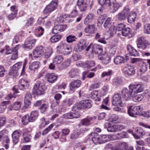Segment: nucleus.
Listing matches in <instances>:
<instances>
[{
    "label": "nucleus",
    "mask_w": 150,
    "mask_h": 150,
    "mask_svg": "<svg viewBox=\"0 0 150 150\" xmlns=\"http://www.w3.org/2000/svg\"><path fill=\"white\" fill-rule=\"evenodd\" d=\"M129 89L123 88L121 93L123 98L125 100H128L132 97L134 101L139 102L143 98L142 95L138 94L143 90V86L141 84L130 85Z\"/></svg>",
    "instance_id": "1"
},
{
    "label": "nucleus",
    "mask_w": 150,
    "mask_h": 150,
    "mask_svg": "<svg viewBox=\"0 0 150 150\" xmlns=\"http://www.w3.org/2000/svg\"><path fill=\"white\" fill-rule=\"evenodd\" d=\"M46 89L44 81L38 78L36 79V82L33 90V92L37 95H41L44 94Z\"/></svg>",
    "instance_id": "2"
},
{
    "label": "nucleus",
    "mask_w": 150,
    "mask_h": 150,
    "mask_svg": "<svg viewBox=\"0 0 150 150\" xmlns=\"http://www.w3.org/2000/svg\"><path fill=\"white\" fill-rule=\"evenodd\" d=\"M137 46L139 49L144 50L149 45L148 41L145 39L144 37L140 36L137 39Z\"/></svg>",
    "instance_id": "3"
},
{
    "label": "nucleus",
    "mask_w": 150,
    "mask_h": 150,
    "mask_svg": "<svg viewBox=\"0 0 150 150\" xmlns=\"http://www.w3.org/2000/svg\"><path fill=\"white\" fill-rule=\"evenodd\" d=\"M88 45V43L84 39L81 40L78 44L74 47V50L76 52H80L85 49Z\"/></svg>",
    "instance_id": "4"
},
{
    "label": "nucleus",
    "mask_w": 150,
    "mask_h": 150,
    "mask_svg": "<svg viewBox=\"0 0 150 150\" xmlns=\"http://www.w3.org/2000/svg\"><path fill=\"white\" fill-rule=\"evenodd\" d=\"M57 5V1H52L44 9V13H51L56 9Z\"/></svg>",
    "instance_id": "5"
},
{
    "label": "nucleus",
    "mask_w": 150,
    "mask_h": 150,
    "mask_svg": "<svg viewBox=\"0 0 150 150\" xmlns=\"http://www.w3.org/2000/svg\"><path fill=\"white\" fill-rule=\"evenodd\" d=\"M91 47H92V51L93 52L96 54H98L99 55H100V54L102 53L103 51V49L100 46L96 44H94L93 46H92V45L91 44L86 48V51H88Z\"/></svg>",
    "instance_id": "6"
},
{
    "label": "nucleus",
    "mask_w": 150,
    "mask_h": 150,
    "mask_svg": "<svg viewBox=\"0 0 150 150\" xmlns=\"http://www.w3.org/2000/svg\"><path fill=\"white\" fill-rule=\"evenodd\" d=\"M129 12V10L128 8L124 9L122 11L119 13L117 15L118 19L120 21L125 20Z\"/></svg>",
    "instance_id": "7"
},
{
    "label": "nucleus",
    "mask_w": 150,
    "mask_h": 150,
    "mask_svg": "<svg viewBox=\"0 0 150 150\" xmlns=\"http://www.w3.org/2000/svg\"><path fill=\"white\" fill-rule=\"evenodd\" d=\"M81 84V82L80 80H74L70 82L69 86L70 90L74 92L76 88L79 87Z\"/></svg>",
    "instance_id": "8"
},
{
    "label": "nucleus",
    "mask_w": 150,
    "mask_h": 150,
    "mask_svg": "<svg viewBox=\"0 0 150 150\" xmlns=\"http://www.w3.org/2000/svg\"><path fill=\"white\" fill-rule=\"evenodd\" d=\"M122 103L120 95L118 94H114L112 97V105L114 106L120 105Z\"/></svg>",
    "instance_id": "9"
},
{
    "label": "nucleus",
    "mask_w": 150,
    "mask_h": 150,
    "mask_svg": "<svg viewBox=\"0 0 150 150\" xmlns=\"http://www.w3.org/2000/svg\"><path fill=\"white\" fill-rule=\"evenodd\" d=\"M64 18L63 17V16H60L58 17L57 19V22H55V25L53 28H64L67 27V25H65L60 24L62 23L64 21Z\"/></svg>",
    "instance_id": "10"
},
{
    "label": "nucleus",
    "mask_w": 150,
    "mask_h": 150,
    "mask_svg": "<svg viewBox=\"0 0 150 150\" xmlns=\"http://www.w3.org/2000/svg\"><path fill=\"white\" fill-rule=\"evenodd\" d=\"M135 131L136 134H134L133 136L135 139H139L140 137L144 135L146 132L142 128L140 127H137L135 129Z\"/></svg>",
    "instance_id": "11"
},
{
    "label": "nucleus",
    "mask_w": 150,
    "mask_h": 150,
    "mask_svg": "<svg viewBox=\"0 0 150 150\" xmlns=\"http://www.w3.org/2000/svg\"><path fill=\"white\" fill-rule=\"evenodd\" d=\"M98 58L99 59L102 60L103 62L105 64L108 63L111 60L110 57L107 53L99 55Z\"/></svg>",
    "instance_id": "12"
},
{
    "label": "nucleus",
    "mask_w": 150,
    "mask_h": 150,
    "mask_svg": "<svg viewBox=\"0 0 150 150\" xmlns=\"http://www.w3.org/2000/svg\"><path fill=\"white\" fill-rule=\"evenodd\" d=\"M43 48L42 46L37 47L33 51V56L36 58L39 57L43 54Z\"/></svg>",
    "instance_id": "13"
},
{
    "label": "nucleus",
    "mask_w": 150,
    "mask_h": 150,
    "mask_svg": "<svg viewBox=\"0 0 150 150\" xmlns=\"http://www.w3.org/2000/svg\"><path fill=\"white\" fill-rule=\"evenodd\" d=\"M77 5L81 11H85L87 6V5L84 0H78Z\"/></svg>",
    "instance_id": "14"
},
{
    "label": "nucleus",
    "mask_w": 150,
    "mask_h": 150,
    "mask_svg": "<svg viewBox=\"0 0 150 150\" xmlns=\"http://www.w3.org/2000/svg\"><path fill=\"white\" fill-rule=\"evenodd\" d=\"M123 72L128 76L133 75L135 74V71L134 68L132 67H125L123 69Z\"/></svg>",
    "instance_id": "15"
},
{
    "label": "nucleus",
    "mask_w": 150,
    "mask_h": 150,
    "mask_svg": "<svg viewBox=\"0 0 150 150\" xmlns=\"http://www.w3.org/2000/svg\"><path fill=\"white\" fill-rule=\"evenodd\" d=\"M32 99V96L31 93L28 92L26 93L24 99V103L25 106L28 107L31 103V100Z\"/></svg>",
    "instance_id": "16"
},
{
    "label": "nucleus",
    "mask_w": 150,
    "mask_h": 150,
    "mask_svg": "<svg viewBox=\"0 0 150 150\" xmlns=\"http://www.w3.org/2000/svg\"><path fill=\"white\" fill-rule=\"evenodd\" d=\"M45 78L50 83H53L55 81L57 78V76L53 73H48L46 74Z\"/></svg>",
    "instance_id": "17"
},
{
    "label": "nucleus",
    "mask_w": 150,
    "mask_h": 150,
    "mask_svg": "<svg viewBox=\"0 0 150 150\" xmlns=\"http://www.w3.org/2000/svg\"><path fill=\"white\" fill-rule=\"evenodd\" d=\"M63 116L66 119L76 118L79 117L80 115L76 112V113L70 112L66 113L63 115Z\"/></svg>",
    "instance_id": "18"
},
{
    "label": "nucleus",
    "mask_w": 150,
    "mask_h": 150,
    "mask_svg": "<svg viewBox=\"0 0 150 150\" xmlns=\"http://www.w3.org/2000/svg\"><path fill=\"white\" fill-rule=\"evenodd\" d=\"M19 82L21 84V85L19 86V88L20 89L23 90L28 87L29 82L27 80L21 79Z\"/></svg>",
    "instance_id": "19"
},
{
    "label": "nucleus",
    "mask_w": 150,
    "mask_h": 150,
    "mask_svg": "<svg viewBox=\"0 0 150 150\" xmlns=\"http://www.w3.org/2000/svg\"><path fill=\"white\" fill-rule=\"evenodd\" d=\"M110 6V11L111 12L114 13L116 12L119 8L120 7V6L115 1L111 3Z\"/></svg>",
    "instance_id": "20"
},
{
    "label": "nucleus",
    "mask_w": 150,
    "mask_h": 150,
    "mask_svg": "<svg viewBox=\"0 0 150 150\" xmlns=\"http://www.w3.org/2000/svg\"><path fill=\"white\" fill-rule=\"evenodd\" d=\"M98 2L102 8H106L110 6V0H98Z\"/></svg>",
    "instance_id": "21"
},
{
    "label": "nucleus",
    "mask_w": 150,
    "mask_h": 150,
    "mask_svg": "<svg viewBox=\"0 0 150 150\" xmlns=\"http://www.w3.org/2000/svg\"><path fill=\"white\" fill-rule=\"evenodd\" d=\"M127 17L128 22L129 23H132L134 22L136 19L137 16L136 13L135 12H131L129 13Z\"/></svg>",
    "instance_id": "22"
},
{
    "label": "nucleus",
    "mask_w": 150,
    "mask_h": 150,
    "mask_svg": "<svg viewBox=\"0 0 150 150\" xmlns=\"http://www.w3.org/2000/svg\"><path fill=\"white\" fill-rule=\"evenodd\" d=\"M69 78H75L79 75L78 70L76 68H73L70 70L69 72Z\"/></svg>",
    "instance_id": "23"
},
{
    "label": "nucleus",
    "mask_w": 150,
    "mask_h": 150,
    "mask_svg": "<svg viewBox=\"0 0 150 150\" xmlns=\"http://www.w3.org/2000/svg\"><path fill=\"white\" fill-rule=\"evenodd\" d=\"M100 144L104 143L112 139V137L110 135H103L99 136Z\"/></svg>",
    "instance_id": "24"
},
{
    "label": "nucleus",
    "mask_w": 150,
    "mask_h": 150,
    "mask_svg": "<svg viewBox=\"0 0 150 150\" xmlns=\"http://www.w3.org/2000/svg\"><path fill=\"white\" fill-rule=\"evenodd\" d=\"M36 41L35 39H33L29 41H27L25 42L24 45H23V47L27 48L29 49H31L34 45Z\"/></svg>",
    "instance_id": "25"
},
{
    "label": "nucleus",
    "mask_w": 150,
    "mask_h": 150,
    "mask_svg": "<svg viewBox=\"0 0 150 150\" xmlns=\"http://www.w3.org/2000/svg\"><path fill=\"white\" fill-rule=\"evenodd\" d=\"M17 86H15L12 88V90L13 93H11L9 94L5 98V99L7 100H9L13 98H15V94L18 93V90L17 89Z\"/></svg>",
    "instance_id": "26"
},
{
    "label": "nucleus",
    "mask_w": 150,
    "mask_h": 150,
    "mask_svg": "<svg viewBox=\"0 0 150 150\" xmlns=\"http://www.w3.org/2000/svg\"><path fill=\"white\" fill-rule=\"evenodd\" d=\"M20 135V133L17 131H15L12 134V137L14 144H15L18 142Z\"/></svg>",
    "instance_id": "27"
},
{
    "label": "nucleus",
    "mask_w": 150,
    "mask_h": 150,
    "mask_svg": "<svg viewBox=\"0 0 150 150\" xmlns=\"http://www.w3.org/2000/svg\"><path fill=\"white\" fill-rule=\"evenodd\" d=\"M70 64V60L69 59H67L59 65L58 66V68L59 70H61L67 68L69 66Z\"/></svg>",
    "instance_id": "28"
},
{
    "label": "nucleus",
    "mask_w": 150,
    "mask_h": 150,
    "mask_svg": "<svg viewBox=\"0 0 150 150\" xmlns=\"http://www.w3.org/2000/svg\"><path fill=\"white\" fill-rule=\"evenodd\" d=\"M125 62V59L123 57L118 56L114 59V62L116 64H119L124 63Z\"/></svg>",
    "instance_id": "29"
},
{
    "label": "nucleus",
    "mask_w": 150,
    "mask_h": 150,
    "mask_svg": "<svg viewBox=\"0 0 150 150\" xmlns=\"http://www.w3.org/2000/svg\"><path fill=\"white\" fill-rule=\"evenodd\" d=\"M91 101L88 100H83L81 102L82 108H90L91 106Z\"/></svg>",
    "instance_id": "30"
},
{
    "label": "nucleus",
    "mask_w": 150,
    "mask_h": 150,
    "mask_svg": "<svg viewBox=\"0 0 150 150\" xmlns=\"http://www.w3.org/2000/svg\"><path fill=\"white\" fill-rule=\"evenodd\" d=\"M38 116V112L37 111H33L31 113L29 117L31 121L33 122L37 118Z\"/></svg>",
    "instance_id": "31"
},
{
    "label": "nucleus",
    "mask_w": 150,
    "mask_h": 150,
    "mask_svg": "<svg viewBox=\"0 0 150 150\" xmlns=\"http://www.w3.org/2000/svg\"><path fill=\"white\" fill-rule=\"evenodd\" d=\"M94 17V15L93 13H90L88 14L85 19L84 21V24H87V23L91 22L93 20Z\"/></svg>",
    "instance_id": "32"
},
{
    "label": "nucleus",
    "mask_w": 150,
    "mask_h": 150,
    "mask_svg": "<svg viewBox=\"0 0 150 150\" xmlns=\"http://www.w3.org/2000/svg\"><path fill=\"white\" fill-rule=\"evenodd\" d=\"M21 122L24 125H26L30 122H32L30 119L29 115H26L22 118Z\"/></svg>",
    "instance_id": "33"
},
{
    "label": "nucleus",
    "mask_w": 150,
    "mask_h": 150,
    "mask_svg": "<svg viewBox=\"0 0 150 150\" xmlns=\"http://www.w3.org/2000/svg\"><path fill=\"white\" fill-rule=\"evenodd\" d=\"M40 62H35L32 63L29 67V69L31 70H34L37 69L39 67Z\"/></svg>",
    "instance_id": "34"
},
{
    "label": "nucleus",
    "mask_w": 150,
    "mask_h": 150,
    "mask_svg": "<svg viewBox=\"0 0 150 150\" xmlns=\"http://www.w3.org/2000/svg\"><path fill=\"white\" fill-rule=\"evenodd\" d=\"M92 120V117H87L83 119L81 121V124L84 125H90L91 124V122Z\"/></svg>",
    "instance_id": "35"
},
{
    "label": "nucleus",
    "mask_w": 150,
    "mask_h": 150,
    "mask_svg": "<svg viewBox=\"0 0 150 150\" xmlns=\"http://www.w3.org/2000/svg\"><path fill=\"white\" fill-rule=\"evenodd\" d=\"M67 45L66 43H60L59 45L57 47V52L62 54L65 48Z\"/></svg>",
    "instance_id": "36"
},
{
    "label": "nucleus",
    "mask_w": 150,
    "mask_h": 150,
    "mask_svg": "<svg viewBox=\"0 0 150 150\" xmlns=\"http://www.w3.org/2000/svg\"><path fill=\"white\" fill-rule=\"evenodd\" d=\"M98 94V92L97 91H92L91 93V98L93 99L96 101H100L101 98L99 97H97Z\"/></svg>",
    "instance_id": "37"
},
{
    "label": "nucleus",
    "mask_w": 150,
    "mask_h": 150,
    "mask_svg": "<svg viewBox=\"0 0 150 150\" xmlns=\"http://www.w3.org/2000/svg\"><path fill=\"white\" fill-rule=\"evenodd\" d=\"M94 73L93 72L88 73L87 71H84L83 73L82 80H84L86 77L89 78H91L94 76Z\"/></svg>",
    "instance_id": "38"
},
{
    "label": "nucleus",
    "mask_w": 150,
    "mask_h": 150,
    "mask_svg": "<svg viewBox=\"0 0 150 150\" xmlns=\"http://www.w3.org/2000/svg\"><path fill=\"white\" fill-rule=\"evenodd\" d=\"M135 108L132 107V106H130L128 109V113L129 115L132 117H134L135 115H137L136 112L135 111Z\"/></svg>",
    "instance_id": "39"
},
{
    "label": "nucleus",
    "mask_w": 150,
    "mask_h": 150,
    "mask_svg": "<svg viewBox=\"0 0 150 150\" xmlns=\"http://www.w3.org/2000/svg\"><path fill=\"white\" fill-rule=\"evenodd\" d=\"M61 37L62 36L59 35H54L50 38V40L52 43L56 42L60 40Z\"/></svg>",
    "instance_id": "40"
},
{
    "label": "nucleus",
    "mask_w": 150,
    "mask_h": 150,
    "mask_svg": "<svg viewBox=\"0 0 150 150\" xmlns=\"http://www.w3.org/2000/svg\"><path fill=\"white\" fill-rule=\"evenodd\" d=\"M63 58L62 56L58 55L56 56L53 60V62L55 64H59L63 60Z\"/></svg>",
    "instance_id": "41"
},
{
    "label": "nucleus",
    "mask_w": 150,
    "mask_h": 150,
    "mask_svg": "<svg viewBox=\"0 0 150 150\" xmlns=\"http://www.w3.org/2000/svg\"><path fill=\"white\" fill-rule=\"evenodd\" d=\"M80 133L78 130L75 131L73 133L70 134V138L71 139H76L80 135Z\"/></svg>",
    "instance_id": "42"
},
{
    "label": "nucleus",
    "mask_w": 150,
    "mask_h": 150,
    "mask_svg": "<svg viewBox=\"0 0 150 150\" xmlns=\"http://www.w3.org/2000/svg\"><path fill=\"white\" fill-rule=\"evenodd\" d=\"M18 46L17 45L14 48V51L11 56V58L13 60L16 59L18 58V52L17 50L18 48Z\"/></svg>",
    "instance_id": "43"
},
{
    "label": "nucleus",
    "mask_w": 150,
    "mask_h": 150,
    "mask_svg": "<svg viewBox=\"0 0 150 150\" xmlns=\"http://www.w3.org/2000/svg\"><path fill=\"white\" fill-rule=\"evenodd\" d=\"M112 74V71L111 70L108 71L107 72L105 71L103 73L101 76L102 77H104L105 76H108V78L106 79V80L107 81H109L110 79V76Z\"/></svg>",
    "instance_id": "44"
},
{
    "label": "nucleus",
    "mask_w": 150,
    "mask_h": 150,
    "mask_svg": "<svg viewBox=\"0 0 150 150\" xmlns=\"http://www.w3.org/2000/svg\"><path fill=\"white\" fill-rule=\"evenodd\" d=\"M62 54L65 55H67L70 53L72 51V49L70 46L67 45V44Z\"/></svg>",
    "instance_id": "45"
},
{
    "label": "nucleus",
    "mask_w": 150,
    "mask_h": 150,
    "mask_svg": "<svg viewBox=\"0 0 150 150\" xmlns=\"http://www.w3.org/2000/svg\"><path fill=\"white\" fill-rule=\"evenodd\" d=\"M107 18V15L106 14L101 15L98 19V22L102 24L105 21Z\"/></svg>",
    "instance_id": "46"
},
{
    "label": "nucleus",
    "mask_w": 150,
    "mask_h": 150,
    "mask_svg": "<svg viewBox=\"0 0 150 150\" xmlns=\"http://www.w3.org/2000/svg\"><path fill=\"white\" fill-rule=\"evenodd\" d=\"M135 110L136 111L137 115H142V113L143 112H142L143 110V108L141 105L136 106L134 107Z\"/></svg>",
    "instance_id": "47"
},
{
    "label": "nucleus",
    "mask_w": 150,
    "mask_h": 150,
    "mask_svg": "<svg viewBox=\"0 0 150 150\" xmlns=\"http://www.w3.org/2000/svg\"><path fill=\"white\" fill-rule=\"evenodd\" d=\"M21 103L20 102H16L14 103L12 105L13 109L15 110H18L21 108Z\"/></svg>",
    "instance_id": "48"
},
{
    "label": "nucleus",
    "mask_w": 150,
    "mask_h": 150,
    "mask_svg": "<svg viewBox=\"0 0 150 150\" xmlns=\"http://www.w3.org/2000/svg\"><path fill=\"white\" fill-rule=\"evenodd\" d=\"M66 39L68 42L70 43L75 41L77 39V38L75 36L69 35L67 37Z\"/></svg>",
    "instance_id": "49"
},
{
    "label": "nucleus",
    "mask_w": 150,
    "mask_h": 150,
    "mask_svg": "<svg viewBox=\"0 0 150 150\" xmlns=\"http://www.w3.org/2000/svg\"><path fill=\"white\" fill-rule=\"evenodd\" d=\"M147 69V65L144 63L143 62L140 67L139 71L141 74L145 72Z\"/></svg>",
    "instance_id": "50"
},
{
    "label": "nucleus",
    "mask_w": 150,
    "mask_h": 150,
    "mask_svg": "<svg viewBox=\"0 0 150 150\" xmlns=\"http://www.w3.org/2000/svg\"><path fill=\"white\" fill-rule=\"evenodd\" d=\"M22 63L21 62H18L14 64L12 67V70L17 71L20 68L21 66Z\"/></svg>",
    "instance_id": "51"
},
{
    "label": "nucleus",
    "mask_w": 150,
    "mask_h": 150,
    "mask_svg": "<svg viewBox=\"0 0 150 150\" xmlns=\"http://www.w3.org/2000/svg\"><path fill=\"white\" fill-rule=\"evenodd\" d=\"M122 35L124 36H126L129 33L133 34V33L131 32V29H122Z\"/></svg>",
    "instance_id": "52"
},
{
    "label": "nucleus",
    "mask_w": 150,
    "mask_h": 150,
    "mask_svg": "<svg viewBox=\"0 0 150 150\" xmlns=\"http://www.w3.org/2000/svg\"><path fill=\"white\" fill-rule=\"evenodd\" d=\"M82 108L81 102L79 103L76 104L74 105L72 108V110L75 111H77L78 110H79Z\"/></svg>",
    "instance_id": "53"
},
{
    "label": "nucleus",
    "mask_w": 150,
    "mask_h": 150,
    "mask_svg": "<svg viewBox=\"0 0 150 150\" xmlns=\"http://www.w3.org/2000/svg\"><path fill=\"white\" fill-rule=\"evenodd\" d=\"M23 136L24 137L23 142H27L29 141L30 139V134H28L27 133H24L23 134Z\"/></svg>",
    "instance_id": "54"
},
{
    "label": "nucleus",
    "mask_w": 150,
    "mask_h": 150,
    "mask_svg": "<svg viewBox=\"0 0 150 150\" xmlns=\"http://www.w3.org/2000/svg\"><path fill=\"white\" fill-rule=\"evenodd\" d=\"M107 130L108 132H117L116 125H109L107 128Z\"/></svg>",
    "instance_id": "55"
},
{
    "label": "nucleus",
    "mask_w": 150,
    "mask_h": 150,
    "mask_svg": "<svg viewBox=\"0 0 150 150\" xmlns=\"http://www.w3.org/2000/svg\"><path fill=\"white\" fill-rule=\"evenodd\" d=\"M122 83V81L120 78L117 77L116 79H114L113 82V84L118 86L119 85L121 84Z\"/></svg>",
    "instance_id": "56"
},
{
    "label": "nucleus",
    "mask_w": 150,
    "mask_h": 150,
    "mask_svg": "<svg viewBox=\"0 0 150 150\" xmlns=\"http://www.w3.org/2000/svg\"><path fill=\"white\" fill-rule=\"evenodd\" d=\"M95 65V62L93 61H88L86 62L85 64V67H93Z\"/></svg>",
    "instance_id": "57"
},
{
    "label": "nucleus",
    "mask_w": 150,
    "mask_h": 150,
    "mask_svg": "<svg viewBox=\"0 0 150 150\" xmlns=\"http://www.w3.org/2000/svg\"><path fill=\"white\" fill-rule=\"evenodd\" d=\"M1 142H3L6 143L4 145V147L6 149H7L9 147V145L8 144L10 143L9 139L7 136L4 139V141H2Z\"/></svg>",
    "instance_id": "58"
},
{
    "label": "nucleus",
    "mask_w": 150,
    "mask_h": 150,
    "mask_svg": "<svg viewBox=\"0 0 150 150\" xmlns=\"http://www.w3.org/2000/svg\"><path fill=\"white\" fill-rule=\"evenodd\" d=\"M118 145L119 146V149H124L128 148L127 145L125 142L119 143L118 144Z\"/></svg>",
    "instance_id": "59"
},
{
    "label": "nucleus",
    "mask_w": 150,
    "mask_h": 150,
    "mask_svg": "<svg viewBox=\"0 0 150 150\" xmlns=\"http://www.w3.org/2000/svg\"><path fill=\"white\" fill-rule=\"evenodd\" d=\"M62 97V95L59 93H57L54 96V98L56 101V103L59 104L60 103V99Z\"/></svg>",
    "instance_id": "60"
},
{
    "label": "nucleus",
    "mask_w": 150,
    "mask_h": 150,
    "mask_svg": "<svg viewBox=\"0 0 150 150\" xmlns=\"http://www.w3.org/2000/svg\"><path fill=\"white\" fill-rule=\"evenodd\" d=\"M34 18H30L28 21L27 23H26L27 27H30L32 26L34 22Z\"/></svg>",
    "instance_id": "61"
},
{
    "label": "nucleus",
    "mask_w": 150,
    "mask_h": 150,
    "mask_svg": "<svg viewBox=\"0 0 150 150\" xmlns=\"http://www.w3.org/2000/svg\"><path fill=\"white\" fill-rule=\"evenodd\" d=\"M53 125L52 124L50 125L48 127L45 129L43 131L42 135H43L46 134L53 127Z\"/></svg>",
    "instance_id": "62"
},
{
    "label": "nucleus",
    "mask_w": 150,
    "mask_h": 150,
    "mask_svg": "<svg viewBox=\"0 0 150 150\" xmlns=\"http://www.w3.org/2000/svg\"><path fill=\"white\" fill-rule=\"evenodd\" d=\"M92 140L93 142L95 144H100L99 136L98 137H92Z\"/></svg>",
    "instance_id": "63"
},
{
    "label": "nucleus",
    "mask_w": 150,
    "mask_h": 150,
    "mask_svg": "<svg viewBox=\"0 0 150 150\" xmlns=\"http://www.w3.org/2000/svg\"><path fill=\"white\" fill-rule=\"evenodd\" d=\"M78 11L76 9L74 10L69 15L70 18H74L78 14Z\"/></svg>",
    "instance_id": "64"
}]
</instances>
